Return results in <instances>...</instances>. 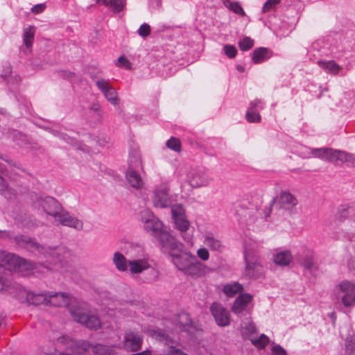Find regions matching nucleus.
Listing matches in <instances>:
<instances>
[{"instance_id": "f257e3e1", "label": "nucleus", "mask_w": 355, "mask_h": 355, "mask_svg": "<svg viewBox=\"0 0 355 355\" xmlns=\"http://www.w3.org/2000/svg\"><path fill=\"white\" fill-rule=\"evenodd\" d=\"M183 247L184 245L174 238L162 250L169 254L171 261L175 267L184 272L196 256L189 252L182 250Z\"/></svg>"}, {"instance_id": "f03ea898", "label": "nucleus", "mask_w": 355, "mask_h": 355, "mask_svg": "<svg viewBox=\"0 0 355 355\" xmlns=\"http://www.w3.org/2000/svg\"><path fill=\"white\" fill-rule=\"evenodd\" d=\"M141 220L145 230L150 232L159 241L162 248L175 238L164 230L162 222L152 214L147 213L146 216H142Z\"/></svg>"}, {"instance_id": "7ed1b4c3", "label": "nucleus", "mask_w": 355, "mask_h": 355, "mask_svg": "<svg viewBox=\"0 0 355 355\" xmlns=\"http://www.w3.org/2000/svg\"><path fill=\"white\" fill-rule=\"evenodd\" d=\"M69 297V295L67 293L52 291L41 293L28 292L26 295L28 302L35 306L49 302L53 306H62L68 304Z\"/></svg>"}, {"instance_id": "20e7f679", "label": "nucleus", "mask_w": 355, "mask_h": 355, "mask_svg": "<svg viewBox=\"0 0 355 355\" xmlns=\"http://www.w3.org/2000/svg\"><path fill=\"white\" fill-rule=\"evenodd\" d=\"M15 240L19 247L25 248L40 258H45L48 260L49 257L58 254L57 248H49L47 250L43 245L37 242L35 239L28 236L19 235L15 236Z\"/></svg>"}, {"instance_id": "39448f33", "label": "nucleus", "mask_w": 355, "mask_h": 355, "mask_svg": "<svg viewBox=\"0 0 355 355\" xmlns=\"http://www.w3.org/2000/svg\"><path fill=\"white\" fill-rule=\"evenodd\" d=\"M71 315L73 320L82 324L90 330L96 331L101 327L100 319L95 315L90 314L87 311L81 308H70Z\"/></svg>"}, {"instance_id": "423d86ee", "label": "nucleus", "mask_w": 355, "mask_h": 355, "mask_svg": "<svg viewBox=\"0 0 355 355\" xmlns=\"http://www.w3.org/2000/svg\"><path fill=\"white\" fill-rule=\"evenodd\" d=\"M244 260L245 262V275L249 279H254L261 277L263 274V266L258 256L251 249H245Z\"/></svg>"}, {"instance_id": "0eeeda50", "label": "nucleus", "mask_w": 355, "mask_h": 355, "mask_svg": "<svg viewBox=\"0 0 355 355\" xmlns=\"http://www.w3.org/2000/svg\"><path fill=\"white\" fill-rule=\"evenodd\" d=\"M9 265L19 270L28 271L35 268L33 263L5 251L0 252V266Z\"/></svg>"}, {"instance_id": "6e6552de", "label": "nucleus", "mask_w": 355, "mask_h": 355, "mask_svg": "<svg viewBox=\"0 0 355 355\" xmlns=\"http://www.w3.org/2000/svg\"><path fill=\"white\" fill-rule=\"evenodd\" d=\"M277 201V206L279 209L285 210H291L297 205V200L295 196L288 191H282L278 197L273 198L270 202V207L267 211L265 212V218L267 219L270 216L272 207Z\"/></svg>"}, {"instance_id": "1a4fd4ad", "label": "nucleus", "mask_w": 355, "mask_h": 355, "mask_svg": "<svg viewBox=\"0 0 355 355\" xmlns=\"http://www.w3.org/2000/svg\"><path fill=\"white\" fill-rule=\"evenodd\" d=\"M128 266L130 267V272L131 274L141 273L144 270L149 271V277L145 278V282L150 283L156 279L158 276V272L154 268H151L150 265L145 259H135L128 261Z\"/></svg>"}, {"instance_id": "9d476101", "label": "nucleus", "mask_w": 355, "mask_h": 355, "mask_svg": "<svg viewBox=\"0 0 355 355\" xmlns=\"http://www.w3.org/2000/svg\"><path fill=\"white\" fill-rule=\"evenodd\" d=\"M337 298L341 300L345 307H349L355 304V286L350 282L343 281L339 284V291Z\"/></svg>"}, {"instance_id": "9b49d317", "label": "nucleus", "mask_w": 355, "mask_h": 355, "mask_svg": "<svg viewBox=\"0 0 355 355\" xmlns=\"http://www.w3.org/2000/svg\"><path fill=\"white\" fill-rule=\"evenodd\" d=\"M169 187L164 183L159 184L154 191L153 202L156 207L166 208L172 205V200L168 193Z\"/></svg>"}, {"instance_id": "f8f14e48", "label": "nucleus", "mask_w": 355, "mask_h": 355, "mask_svg": "<svg viewBox=\"0 0 355 355\" xmlns=\"http://www.w3.org/2000/svg\"><path fill=\"white\" fill-rule=\"evenodd\" d=\"M37 202L46 214L54 218L62 209L61 204L51 196H40L37 198Z\"/></svg>"}, {"instance_id": "ddd939ff", "label": "nucleus", "mask_w": 355, "mask_h": 355, "mask_svg": "<svg viewBox=\"0 0 355 355\" xmlns=\"http://www.w3.org/2000/svg\"><path fill=\"white\" fill-rule=\"evenodd\" d=\"M252 300V296L248 293H244L239 295L234 301L232 306V312L237 315L238 317H250V312L248 309L249 303Z\"/></svg>"}, {"instance_id": "4468645a", "label": "nucleus", "mask_w": 355, "mask_h": 355, "mask_svg": "<svg viewBox=\"0 0 355 355\" xmlns=\"http://www.w3.org/2000/svg\"><path fill=\"white\" fill-rule=\"evenodd\" d=\"M209 309L218 326L226 327L230 324V313L220 303L217 302H213Z\"/></svg>"}, {"instance_id": "2eb2a0df", "label": "nucleus", "mask_w": 355, "mask_h": 355, "mask_svg": "<svg viewBox=\"0 0 355 355\" xmlns=\"http://www.w3.org/2000/svg\"><path fill=\"white\" fill-rule=\"evenodd\" d=\"M211 269L209 268L200 261L197 257H195L193 260L189 264V266L184 271V274L192 277L193 279H198L209 273Z\"/></svg>"}, {"instance_id": "dca6fc26", "label": "nucleus", "mask_w": 355, "mask_h": 355, "mask_svg": "<svg viewBox=\"0 0 355 355\" xmlns=\"http://www.w3.org/2000/svg\"><path fill=\"white\" fill-rule=\"evenodd\" d=\"M55 219H58L60 223L64 226L74 228L76 230H82L83 223L82 220L72 216L68 211L62 209L57 215Z\"/></svg>"}, {"instance_id": "f3484780", "label": "nucleus", "mask_w": 355, "mask_h": 355, "mask_svg": "<svg viewBox=\"0 0 355 355\" xmlns=\"http://www.w3.org/2000/svg\"><path fill=\"white\" fill-rule=\"evenodd\" d=\"M143 343L142 336L133 331H128L124 336V347L131 352H137L141 348Z\"/></svg>"}, {"instance_id": "a211bd4d", "label": "nucleus", "mask_w": 355, "mask_h": 355, "mask_svg": "<svg viewBox=\"0 0 355 355\" xmlns=\"http://www.w3.org/2000/svg\"><path fill=\"white\" fill-rule=\"evenodd\" d=\"M209 179L205 169L193 170L189 177V182L192 187H205L209 184Z\"/></svg>"}, {"instance_id": "6ab92c4d", "label": "nucleus", "mask_w": 355, "mask_h": 355, "mask_svg": "<svg viewBox=\"0 0 355 355\" xmlns=\"http://www.w3.org/2000/svg\"><path fill=\"white\" fill-rule=\"evenodd\" d=\"M311 152L312 155L315 157L336 163L337 150H334L330 148H312Z\"/></svg>"}, {"instance_id": "aec40b11", "label": "nucleus", "mask_w": 355, "mask_h": 355, "mask_svg": "<svg viewBox=\"0 0 355 355\" xmlns=\"http://www.w3.org/2000/svg\"><path fill=\"white\" fill-rule=\"evenodd\" d=\"M251 55L252 62L254 64H260L269 59L272 55V51L266 47H259L255 49Z\"/></svg>"}, {"instance_id": "412c9836", "label": "nucleus", "mask_w": 355, "mask_h": 355, "mask_svg": "<svg viewBox=\"0 0 355 355\" xmlns=\"http://www.w3.org/2000/svg\"><path fill=\"white\" fill-rule=\"evenodd\" d=\"M138 169H127L125 172V178L130 185L137 189L142 187L144 182L137 172Z\"/></svg>"}, {"instance_id": "4be33fe9", "label": "nucleus", "mask_w": 355, "mask_h": 355, "mask_svg": "<svg viewBox=\"0 0 355 355\" xmlns=\"http://www.w3.org/2000/svg\"><path fill=\"white\" fill-rule=\"evenodd\" d=\"M204 243L212 251L221 252L225 249L221 241L216 238L212 233L206 234Z\"/></svg>"}, {"instance_id": "5701e85b", "label": "nucleus", "mask_w": 355, "mask_h": 355, "mask_svg": "<svg viewBox=\"0 0 355 355\" xmlns=\"http://www.w3.org/2000/svg\"><path fill=\"white\" fill-rule=\"evenodd\" d=\"M178 323L180 329L182 331H186L188 334H193L196 329L188 314H182Z\"/></svg>"}, {"instance_id": "b1692460", "label": "nucleus", "mask_w": 355, "mask_h": 355, "mask_svg": "<svg viewBox=\"0 0 355 355\" xmlns=\"http://www.w3.org/2000/svg\"><path fill=\"white\" fill-rule=\"evenodd\" d=\"M92 347V345L87 340H77L71 346V355H85Z\"/></svg>"}, {"instance_id": "393cba45", "label": "nucleus", "mask_w": 355, "mask_h": 355, "mask_svg": "<svg viewBox=\"0 0 355 355\" xmlns=\"http://www.w3.org/2000/svg\"><path fill=\"white\" fill-rule=\"evenodd\" d=\"M141 155L137 149H132L129 153L128 169H141Z\"/></svg>"}, {"instance_id": "a878e982", "label": "nucleus", "mask_w": 355, "mask_h": 355, "mask_svg": "<svg viewBox=\"0 0 355 355\" xmlns=\"http://www.w3.org/2000/svg\"><path fill=\"white\" fill-rule=\"evenodd\" d=\"M293 257L289 250H285L277 253L274 256V262L280 266H287L291 262Z\"/></svg>"}, {"instance_id": "bb28decb", "label": "nucleus", "mask_w": 355, "mask_h": 355, "mask_svg": "<svg viewBox=\"0 0 355 355\" xmlns=\"http://www.w3.org/2000/svg\"><path fill=\"white\" fill-rule=\"evenodd\" d=\"M92 351L94 355H119L112 346L98 343L92 346Z\"/></svg>"}, {"instance_id": "cd10ccee", "label": "nucleus", "mask_w": 355, "mask_h": 355, "mask_svg": "<svg viewBox=\"0 0 355 355\" xmlns=\"http://www.w3.org/2000/svg\"><path fill=\"white\" fill-rule=\"evenodd\" d=\"M112 261L118 270L124 272L128 270V261L122 253L116 252L113 255Z\"/></svg>"}, {"instance_id": "c85d7f7f", "label": "nucleus", "mask_w": 355, "mask_h": 355, "mask_svg": "<svg viewBox=\"0 0 355 355\" xmlns=\"http://www.w3.org/2000/svg\"><path fill=\"white\" fill-rule=\"evenodd\" d=\"M12 138L16 144L21 148H27L31 144L27 136L19 131L13 130Z\"/></svg>"}, {"instance_id": "c756f323", "label": "nucleus", "mask_w": 355, "mask_h": 355, "mask_svg": "<svg viewBox=\"0 0 355 355\" xmlns=\"http://www.w3.org/2000/svg\"><path fill=\"white\" fill-rule=\"evenodd\" d=\"M318 64L327 72L334 75L337 74L341 69L340 67L334 60H318Z\"/></svg>"}, {"instance_id": "7c9ffc66", "label": "nucleus", "mask_w": 355, "mask_h": 355, "mask_svg": "<svg viewBox=\"0 0 355 355\" xmlns=\"http://www.w3.org/2000/svg\"><path fill=\"white\" fill-rule=\"evenodd\" d=\"M336 156V164H339V162L341 164L345 162L347 163L348 166H355V155L338 150V155Z\"/></svg>"}, {"instance_id": "2f4dec72", "label": "nucleus", "mask_w": 355, "mask_h": 355, "mask_svg": "<svg viewBox=\"0 0 355 355\" xmlns=\"http://www.w3.org/2000/svg\"><path fill=\"white\" fill-rule=\"evenodd\" d=\"M345 355H355V334H348L344 340Z\"/></svg>"}, {"instance_id": "473e14b6", "label": "nucleus", "mask_w": 355, "mask_h": 355, "mask_svg": "<svg viewBox=\"0 0 355 355\" xmlns=\"http://www.w3.org/2000/svg\"><path fill=\"white\" fill-rule=\"evenodd\" d=\"M224 6L234 12L235 14L242 17L245 16V12L239 1H232L231 0H224Z\"/></svg>"}, {"instance_id": "72a5a7b5", "label": "nucleus", "mask_w": 355, "mask_h": 355, "mask_svg": "<svg viewBox=\"0 0 355 355\" xmlns=\"http://www.w3.org/2000/svg\"><path fill=\"white\" fill-rule=\"evenodd\" d=\"M97 2H101L105 6H109L114 12H119L124 7L123 0H97Z\"/></svg>"}, {"instance_id": "f704fd0d", "label": "nucleus", "mask_w": 355, "mask_h": 355, "mask_svg": "<svg viewBox=\"0 0 355 355\" xmlns=\"http://www.w3.org/2000/svg\"><path fill=\"white\" fill-rule=\"evenodd\" d=\"M1 77L10 84H18L21 81L19 76H12V71L10 66H8L3 70Z\"/></svg>"}, {"instance_id": "c9c22d12", "label": "nucleus", "mask_w": 355, "mask_h": 355, "mask_svg": "<svg viewBox=\"0 0 355 355\" xmlns=\"http://www.w3.org/2000/svg\"><path fill=\"white\" fill-rule=\"evenodd\" d=\"M242 291L243 286L238 282L228 284L223 287V292L229 297H233Z\"/></svg>"}, {"instance_id": "e433bc0d", "label": "nucleus", "mask_w": 355, "mask_h": 355, "mask_svg": "<svg viewBox=\"0 0 355 355\" xmlns=\"http://www.w3.org/2000/svg\"><path fill=\"white\" fill-rule=\"evenodd\" d=\"M300 264L311 274L314 275V272L317 270V267L314 265L312 257L306 254L302 257L300 260Z\"/></svg>"}, {"instance_id": "4c0bfd02", "label": "nucleus", "mask_w": 355, "mask_h": 355, "mask_svg": "<svg viewBox=\"0 0 355 355\" xmlns=\"http://www.w3.org/2000/svg\"><path fill=\"white\" fill-rule=\"evenodd\" d=\"M35 35V28L33 26H29L26 28L23 34V40L27 49L32 46Z\"/></svg>"}, {"instance_id": "58836bf2", "label": "nucleus", "mask_w": 355, "mask_h": 355, "mask_svg": "<svg viewBox=\"0 0 355 355\" xmlns=\"http://www.w3.org/2000/svg\"><path fill=\"white\" fill-rule=\"evenodd\" d=\"M152 335L154 336L157 340L160 342H164L165 344H169L173 343V339L171 337L164 332L162 329H155L153 330Z\"/></svg>"}, {"instance_id": "ea45409f", "label": "nucleus", "mask_w": 355, "mask_h": 355, "mask_svg": "<svg viewBox=\"0 0 355 355\" xmlns=\"http://www.w3.org/2000/svg\"><path fill=\"white\" fill-rule=\"evenodd\" d=\"M250 340L252 344L259 349H264L270 342L269 338L264 334H261L258 338H252Z\"/></svg>"}, {"instance_id": "a19ab883", "label": "nucleus", "mask_w": 355, "mask_h": 355, "mask_svg": "<svg viewBox=\"0 0 355 355\" xmlns=\"http://www.w3.org/2000/svg\"><path fill=\"white\" fill-rule=\"evenodd\" d=\"M40 222L35 219L32 215L24 214L21 217V224L24 227L30 228L39 226Z\"/></svg>"}, {"instance_id": "79ce46f5", "label": "nucleus", "mask_w": 355, "mask_h": 355, "mask_svg": "<svg viewBox=\"0 0 355 355\" xmlns=\"http://www.w3.org/2000/svg\"><path fill=\"white\" fill-rule=\"evenodd\" d=\"M59 138L65 141L67 144L71 145L73 147L81 150H84V148H82L81 144L78 140L69 136L66 133L59 134Z\"/></svg>"}, {"instance_id": "37998d69", "label": "nucleus", "mask_w": 355, "mask_h": 355, "mask_svg": "<svg viewBox=\"0 0 355 355\" xmlns=\"http://www.w3.org/2000/svg\"><path fill=\"white\" fill-rule=\"evenodd\" d=\"M176 228L181 232H185L189 227V222L185 218V216L174 219Z\"/></svg>"}, {"instance_id": "c03bdc74", "label": "nucleus", "mask_w": 355, "mask_h": 355, "mask_svg": "<svg viewBox=\"0 0 355 355\" xmlns=\"http://www.w3.org/2000/svg\"><path fill=\"white\" fill-rule=\"evenodd\" d=\"M95 83L98 89L103 94L104 96H105L107 92L112 87L109 81L103 78L97 79L95 80Z\"/></svg>"}, {"instance_id": "a18cd8bd", "label": "nucleus", "mask_w": 355, "mask_h": 355, "mask_svg": "<svg viewBox=\"0 0 355 355\" xmlns=\"http://www.w3.org/2000/svg\"><path fill=\"white\" fill-rule=\"evenodd\" d=\"M254 40L250 37H244L242 40L239 41L238 45L241 51H246L252 49L254 46Z\"/></svg>"}, {"instance_id": "49530a36", "label": "nucleus", "mask_w": 355, "mask_h": 355, "mask_svg": "<svg viewBox=\"0 0 355 355\" xmlns=\"http://www.w3.org/2000/svg\"><path fill=\"white\" fill-rule=\"evenodd\" d=\"M245 119L249 123H259L261 120V115L257 110H248Z\"/></svg>"}, {"instance_id": "de8ad7c7", "label": "nucleus", "mask_w": 355, "mask_h": 355, "mask_svg": "<svg viewBox=\"0 0 355 355\" xmlns=\"http://www.w3.org/2000/svg\"><path fill=\"white\" fill-rule=\"evenodd\" d=\"M167 148L173 150L175 152H180L181 150V143L180 140L175 137H171L166 144Z\"/></svg>"}, {"instance_id": "09e8293b", "label": "nucleus", "mask_w": 355, "mask_h": 355, "mask_svg": "<svg viewBox=\"0 0 355 355\" xmlns=\"http://www.w3.org/2000/svg\"><path fill=\"white\" fill-rule=\"evenodd\" d=\"M105 97L112 105H117L119 104L117 92L114 87H111Z\"/></svg>"}, {"instance_id": "8fccbe9b", "label": "nucleus", "mask_w": 355, "mask_h": 355, "mask_svg": "<svg viewBox=\"0 0 355 355\" xmlns=\"http://www.w3.org/2000/svg\"><path fill=\"white\" fill-rule=\"evenodd\" d=\"M281 3V0H267L262 7V12L266 13L276 9V6Z\"/></svg>"}, {"instance_id": "3c124183", "label": "nucleus", "mask_w": 355, "mask_h": 355, "mask_svg": "<svg viewBox=\"0 0 355 355\" xmlns=\"http://www.w3.org/2000/svg\"><path fill=\"white\" fill-rule=\"evenodd\" d=\"M171 207L173 219L184 216V210L182 205L176 204Z\"/></svg>"}, {"instance_id": "603ef678", "label": "nucleus", "mask_w": 355, "mask_h": 355, "mask_svg": "<svg viewBox=\"0 0 355 355\" xmlns=\"http://www.w3.org/2000/svg\"><path fill=\"white\" fill-rule=\"evenodd\" d=\"M225 55L230 58H234L237 54V49L234 45L225 44L223 46Z\"/></svg>"}, {"instance_id": "864d4df0", "label": "nucleus", "mask_w": 355, "mask_h": 355, "mask_svg": "<svg viewBox=\"0 0 355 355\" xmlns=\"http://www.w3.org/2000/svg\"><path fill=\"white\" fill-rule=\"evenodd\" d=\"M271 355H287L286 351L279 344L272 343Z\"/></svg>"}, {"instance_id": "5fc2aeb1", "label": "nucleus", "mask_w": 355, "mask_h": 355, "mask_svg": "<svg viewBox=\"0 0 355 355\" xmlns=\"http://www.w3.org/2000/svg\"><path fill=\"white\" fill-rule=\"evenodd\" d=\"M263 109V105L261 100L257 98L254 101H250L249 104V107L248 110H257L259 112L260 110Z\"/></svg>"}, {"instance_id": "6e6d98bb", "label": "nucleus", "mask_w": 355, "mask_h": 355, "mask_svg": "<svg viewBox=\"0 0 355 355\" xmlns=\"http://www.w3.org/2000/svg\"><path fill=\"white\" fill-rule=\"evenodd\" d=\"M137 32L140 36L146 37L150 33V26L148 24L144 23L140 26Z\"/></svg>"}, {"instance_id": "4d7b16f0", "label": "nucleus", "mask_w": 355, "mask_h": 355, "mask_svg": "<svg viewBox=\"0 0 355 355\" xmlns=\"http://www.w3.org/2000/svg\"><path fill=\"white\" fill-rule=\"evenodd\" d=\"M349 214V207L346 205H341L338 208V220L343 221Z\"/></svg>"}, {"instance_id": "13d9d810", "label": "nucleus", "mask_w": 355, "mask_h": 355, "mask_svg": "<svg viewBox=\"0 0 355 355\" xmlns=\"http://www.w3.org/2000/svg\"><path fill=\"white\" fill-rule=\"evenodd\" d=\"M119 67H124L126 69L131 68V64L128 60L123 55H121L117 60V64Z\"/></svg>"}, {"instance_id": "bf43d9fd", "label": "nucleus", "mask_w": 355, "mask_h": 355, "mask_svg": "<svg viewBox=\"0 0 355 355\" xmlns=\"http://www.w3.org/2000/svg\"><path fill=\"white\" fill-rule=\"evenodd\" d=\"M197 255L202 261H207L209 258V251L207 248H205L198 249L197 251Z\"/></svg>"}, {"instance_id": "052dcab7", "label": "nucleus", "mask_w": 355, "mask_h": 355, "mask_svg": "<svg viewBox=\"0 0 355 355\" xmlns=\"http://www.w3.org/2000/svg\"><path fill=\"white\" fill-rule=\"evenodd\" d=\"M3 170V166L0 164V171ZM8 189V184L6 180L0 175V191H5Z\"/></svg>"}, {"instance_id": "680f3d73", "label": "nucleus", "mask_w": 355, "mask_h": 355, "mask_svg": "<svg viewBox=\"0 0 355 355\" xmlns=\"http://www.w3.org/2000/svg\"><path fill=\"white\" fill-rule=\"evenodd\" d=\"M45 8H46L45 3H39V4L34 6L31 8V11H32V12H33L35 14H39V13H41L42 12H43Z\"/></svg>"}, {"instance_id": "e2e57ef3", "label": "nucleus", "mask_w": 355, "mask_h": 355, "mask_svg": "<svg viewBox=\"0 0 355 355\" xmlns=\"http://www.w3.org/2000/svg\"><path fill=\"white\" fill-rule=\"evenodd\" d=\"M168 355H188L184 352L182 349H178L175 347L171 346L170 347V352Z\"/></svg>"}, {"instance_id": "0e129e2a", "label": "nucleus", "mask_w": 355, "mask_h": 355, "mask_svg": "<svg viewBox=\"0 0 355 355\" xmlns=\"http://www.w3.org/2000/svg\"><path fill=\"white\" fill-rule=\"evenodd\" d=\"M44 129L47 131H49V132H51V134H53L54 136L55 137H59V134H62V132H60L57 130H52L50 128H48V127H45Z\"/></svg>"}, {"instance_id": "69168bd1", "label": "nucleus", "mask_w": 355, "mask_h": 355, "mask_svg": "<svg viewBox=\"0 0 355 355\" xmlns=\"http://www.w3.org/2000/svg\"><path fill=\"white\" fill-rule=\"evenodd\" d=\"M349 223H355V214L349 220ZM347 233L355 234V225H354V230H347Z\"/></svg>"}, {"instance_id": "338daca9", "label": "nucleus", "mask_w": 355, "mask_h": 355, "mask_svg": "<svg viewBox=\"0 0 355 355\" xmlns=\"http://www.w3.org/2000/svg\"><path fill=\"white\" fill-rule=\"evenodd\" d=\"M65 76L68 78H70V77H72L74 76V73H71L70 71H67L65 72Z\"/></svg>"}, {"instance_id": "774afa93", "label": "nucleus", "mask_w": 355, "mask_h": 355, "mask_svg": "<svg viewBox=\"0 0 355 355\" xmlns=\"http://www.w3.org/2000/svg\"><path fill=\"white\" fill-rule=\"evenodd\" d=\"M248 329L250 332H254L255 331V327L252 325H249Z\"/></svg>"}]
</instances>
